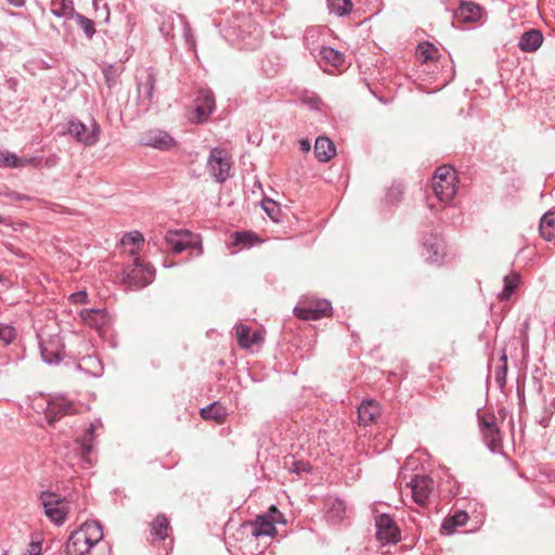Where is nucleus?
<instances>
[{
	"label": "nucleus",
	"mask_w": 555,
	"mask_h": 555,
	"mask_svg": "<svg viewBox=\"0 0 555 555\" xmlns=\"http://www.w3.org/2000/svg\"><path fill=\"white\" fill-rule=\"evenodd\" d=\"M60 5H61V8H59V10H56V9H54V8L52 9V12H53L55 15H59V16L63 15V14H64V13H63V10H65V9H66V5H65L64 1H62V0H61V2H60Z\"/></svg>",
	"instance_id": "obj_46"
},
{
	"label": "nucleus",
	"mask_w": 555,
	"mask_h": 555,
	"mask_svg": "<svg viewBox=\"0 0 555 555\" xmlns=\"http://www.w3.org/2000/svg\"><path fill=\"white\" fill-rule=\"evenodd\" d=\"M294 314L304 321H315L332 314L331 302L326 299L304 298L294 309Z\"/></svg>",
	"instance_id": "obj_3"
},
{
	"label": "nucleus",
	"mask_w": 555,
	"mask_h": 555,
	"mask_svg": "<svg viewBox=\"0 0 555 555\" xmlns=\"http://www.w3.org/2000/svg\"><path fill=\"white\" fill-rule=\"evenodd\" d=\"M540 232L545 240L555 237V212H547L542 217Z\"/></svg>",
	"instance_id": "obj_32"
},
{
	"label": "nucleus",
	"mask_w": 555,
	"mask_h": 555,
	"mask_svg": "<svg viewBox=\"0 0 555 555\" xmlns=\"http://www.w3.org/2000/svg\"><path fill=\"white\" fill-rule=\"evenodd\" d=\"M336 153L334 143L327 138H318L314 154L320 162H328Z\"/></svg>",
	"instance_id": "obj_24"
},
{
	"label": "nucleus",
	"mask_w": 555,
	"mask_h": 555,
	"mask_svg": "<svg viewBox=\"0 0 555 555\" xmlns=\"http://www.w3.org/2000/svg\"><path fill=\"white\" fill-rule=\"evenodd\" d=\"M80 318L85 324L95 327L99 331H102L109 324L107 312L102 309H85L80 312Z\"/></svg>",
	"instance_id": "obj_18"
},
{
	"label": "nucleus",
	"mask_w": 555,
	"mask_h": 555,
	"mask_svg": "<svg viewBox=\"0 0 555 555\" xmlns=\"http://www.w3.org/2000/svg\"><path fill=\"white\" fill-rule=\"evenodd\" d=\"M284 515L275 507L271 506L262 515H258L253 524V535L255 537H274L276 534V524H285Z\"/></svg>",
	"instance_id": "obj_5"
},
{
	"label": "nucleus",
	"mask_w": 555,
	"mask_h": 555,
	"mask_svg": "<svg viewBox=\"0 0 555 555\" xmlns=\"http://www.w3.org/2000/svg\"><path fill=\"white\" fill-rule=\"evenodd\" d=\"M77 412L76 406L73 402L64 397H54L49 400L46 409V418L48 423L53 424L61 417Z\"/></svg>",
	"instance_id": "obj_13"
},
{
	"label": "nucleus",
	"mask_w": 555,
	"mask_h": 555,
	"mask_svg": "<svg viewBox=\"0 0 555 555\" xmlns=\"http://www.w3.org/2000/svg\"><path fill=\"white\" fill-rule=\"evenodd\" d=\"M78 22H79L80 27L83 29V31L88 36L93 35V33H94V24H93V22L91 20H89L87 17H83V16H78Z\"/></svg>",
	"instance_id": "obj_41"
},
{
	"label": "nucleus",
	"mask_w": 555,
	"mask_h": 555,
	"mask_svg": "<svg viewBox=\"0 0 555 555\" xmlns=\"http://www.w3.org/2000/svg\"><path fill=\"white\" fill-rule=\"evenodd\" d=\"M379 406L375 400H365L358 408V418L360 425L367 426L375 422L379 415Z\"/></svg>",
	"instance_id": "obj_20"
},
{
	"label": "nucleus",
	"mask_w": 555,
	"mask_h": 555,
	"mask_svg": "<svg viewBox=\"0 0 555 555\" xmlns=\"http://www.w3.org/2000/svg\"><path fill=\"white\" fill-rule=\"evenodd\" d=\"M78 366L82 370L89 371L93 375L100 374L102 370L99 359L92 356L82 359V362H80Z\"/></svg>",
	"instance_id": "obj_40"
},
{
	"label": "nucleus",
	"mask_w": 555,
	"mask_h": 555,
	"mask_svg": "<svg viewBox=\"0 0 555 555\" xmlns=\"http://www.w3.org/2000/svg\"><path fill=\"white\" fill-rule=\"evenodd\" d=\"M431 188L440 202H451L457 192V177L455 170L448 165L438 167L433 177Z\"/></svg>",
	"instance_id": "obj_2"
},
{
	"label": "nucleus",
	"mask_w": 555,
	"mask_h": 555,
	"mask_svg": "<svg viewBox=\"0 0 555 555\" xmlns=\"http://www.w3.org/2000/svg\"><path fill=\"white\" fill-rule=\"evenodd\" d=\"M68 132L78 142L92 146L99 141L100 126L92 121L90 128L79 120H73L68 124Z\"/></svg>",
	"instance_id": "obj_10"
},
{
	"label": "nucleus",
	"mask_w": 555,
	"mask_h": 555,
	"mask_svg": "<svg viewBox=\"0 0 555 555\" xmlns=\"http://www.w3.org/2000/svg\"><path fill=\"white\" fill-rule=\"evenodd\" d=\"M300 150L302 152H309L310 151V142L308 140H300L299 141Z\"/></svg>",
	"instance_id": "obj_45"
},
{
	"label": "nucleus",
	"mask_w": 555,
	"mask_h": 555,
	"mask_svg": "<svg viewBox=\"0 0 555 555\" xmlns=\"http://www.w3.org/2000/svg\"><path fill=\"white\" fill-rule=\"evenodd\" d=\"M479 427L486 446L492 452H499L502 449V434L496 424L495 416L485 414L479 416Z\"/></svg>",
	"instance_id": "obj_7"
},
{
	"label": "nucleus",
	"mask_w": 555,
	"mask_h": 555,
	"mask_svg": "<svg viewBox=\"0 0 555 555\" xmlns=\"http://www.w3.org/2000/svg\"><path fill=\"white\" fill-rule=\"evenodd\" d=\"M207 168L218 182L227 180L231 170V159L228 152L222 149H212L208 158Z\"/></svg>",
	"instance_id": "obj_8"
},
{
	"label": "nucleus",
	"mask_w": 555,
	"mask_h": 555,
	"mask_svg": "<svg viewBox=\"0 0 555 555\" xmlns=\"http://www.w3.org/2000/svg\"><path fill=\"white\" fill-rule=\"evenodd\" d=\"M215 108V99L211 91L202 90L195 100V107L191 120L196 124H202Z\"/></svg>",
	"instance_id": "obj_14"
},
{
	"label": "nucleus",
	"mask_w": 555,
	"mask_h": 555,
	"mask_svg": "<svg viewBox=\"0 0 555 555\" xmlns=\"http://www.w3.org/2000/svg\"><path fill=\"white\" fill-rule=\"evenodd\" d=\"M468 515L464 511H456L453 515L447 517L442 522V530L453 533L457 527L466 525Z\"/></svg>",
	"instance_id": "obj_27"
},
{
	"label": "nucleus",
	"mask_w": 555,
	"mask_h": 555,
	"mask_svg": "<svg viewBox=\"0 0 555 555\" xmlns=\"http://www.w3.org/2000/svg\"><path fill=\"white\" fill-rule=\"evenodd\" d=\"M262 330H251L247 325L240 324L235 327V336L240 347H251L263 343Z\"/></svg>",
	"instance_id": "obj_17"
},
{
	"label": "nucleus",
	"mask_w": 555,
	"mask_h": 555,
	"mask_svg": "<svg viewBox=\"0 0 555 555\" xmlns=\"http://www.w3.org/2000/svg\"><path fill=\"white\" fill-rule=\"evenodd\" d=\"M154 279V269L144 263L140 258L133 260V264L125 274L124 282L130 286L144 287Z\"/></svg>",
	"instance_id": "obj_9"
},
{
	"label": "nucleus",
	"mask_w": 555,
	"mask_h": 555,
	"mask_svg": "<svg viewBox=\"0 0 555 555\" xmlns=\"http://www.w3.org/2000/svg\"><path fill=\"white\" fill-rule=\"evenodd\" d=\"M2 222H3V219H2V217L0 216V223H2Z\"/></svg>",
	"instance_id": "obj_50"
},
{
	"label": "nucleus",
	"mask_w": 555,
	"mask_h": 555,
	"mask_svg": "<svg viewBox=\"0 0 555 555\" xmlns=\"http://www.w3.org/2000/svg\"><path fill=\"white\" fill-rule=\"evenodd\" d=\"M24 555H41V544L39 542H31Z\"/></svg>",
	"instance_id": "obj_43"
},
{
	"label": "nucleus",
	"mask_w": 555,
	"mask_h": 555,
	"mask_svg": "<svg viewBox=\"0 0 555 555\" xmlns=\"http://www.w3.org/2000/svg\"><path fill=\"white\" fill-rule=\"evenodd\" d=\"M261 207L273 221H280L281 207L276 202L269 198H264L261 202Z\"/></svg>",
	"instance_id": "obj_38"
},
{
	"label": "nucleus",
	"mask_w": 555,
	"mask_h": 555,
	"mask_svg": "<svg viewBox=\"0 0 555 555\" xmlns=\"http://www.w3.org/2000/svg\"><path fill=\"white\" fill-rule=\"evenodd\" d=\"M320 54H321L322 60L326 64H328L335 68H339L345 63V55L343 53H340L339 51H336L332 48H328V47L322 48Z\"/></svg>",
	"instance_id": "obj_30"
},
{
	"label": "nucleus",
	"mask_w": 555,
	"mask_h": 555,
	"mask_svg": "<svg viewBox=\"0 0 555 555\" xmlns=\"http://www.w3.org/2000/svg\"><path fill=\"white\" fill-rule=\"evenodd\" d=\"M233 245L241 248L250 247L256 243H260V240L251 232H235L233 234Z\"/></svg>",
	"instance_id": "obj_34"
},
{
	"label": "nucleus",
	"mask_w": 555,
	"mask_h": 555,
	"mask_svg": "<svg viewBox=\"0 0 555 555\" xmlns=\"http://www.w3.org/2000/svg\"><path fill=\"white\" fill-rule=\"evenodd\" d=\"M16 331L14 327L5 324H0V345H11L16 339Z\"/></svg>",
	"instance_id": "obj_39"
},
{
	"label": "nucleus",
	"mask_w": 555,
	"mask_h": 555,
	"mask_svg": "<svg viewBox=\"0 0 555 555\" xmlns=\"http://www.w3.org/2000/svg\"><path fill=\"white\" fill-rule=\"evenodd\" d=\"M96 429L95 424H90L86 434L76 440L75 451L78 452L80 460L88 467L92 466L95 459L93 455L94 451V431Z\"/></svg>",
	"instance_id": "obj_11"
},
{
	"label": "nucleus",
	"mask_w": 555,
	"mask_h": 555,
	"mask_svg": "<svg viewBox=\"0 0 555 555\" xmlns=\"http://www.w3.org/2000/svg\"><path fill=\"white\" fill-rule=\"evenodd\" d=\"M455 14L459 20L465 23L475 22L481 16V8L474 2L463 1Z\"/></svg>",
	"instance_id": "obj_21"
},
{
	"label": "nucleus",
	"mask_w": 555,
	"mask_h": 555,
	"mask_svg": "<svg viewBox=\"0 0 555 555\" xmlns=\"http://www.w3.org/2000/svg\"><path fill=\"white\" fill-rule=\"evenodd\" d=\"M140 141L143 145L164 151L176 146L175 139L168 132L159 129H153L142 133Z\"/></svg>",
	"instance_id": "obj_15"
},
{
	"label": "nucleus",
	"mask_w": 555,
	"mask_h": 555,
	"mask_svg": "<svg viewBox=\"0 0 555 555\" xmlns=\"http://www.w3.org/2000/svg\"><path fill=\"white\" fill-rule=\"evenodd\" d=\"M147 96L151 99L152 95H153V90H154V86H155V78L153 75H149L147 76Z\"/></svg>",
	"instance_id": "obj_44"
},
{
	"label": "nucleus",
	"mask_w": 555,
	"mask_h": 555,
	"mask_svg": "<svg viewBox=\"0 0 555 555\" xmlns=\"http://www.w3.org/2000/svg\"><path fill=\"white\" fill-rule=\"evenodd\" d=\"M528 327H529V324L526 322V323H525V330L527 331V330H528Z\"/></svg>",
	"instance_id": "obj_48"
},
{
	"label": "nucleus",
	"mask_w": 555,
	"mask_h": 555,
	"mask_svg": "<svg viewBox=\"0 0 555 555\" xmlns=\"http://www.w3.org/2000/svg\"><path fill=\"white\" fill-rule=\"evenodd\" d=\"M376 538L383 543H396L400 539V531L393 519L388 514H382L376 518Z\"/></svg>",
	"instance_id": "obj_12"
},
{
	"label": "nucleus",
	"mask_w": 555,
	"mask_h": 555,
	"mask_svg": "<svg viewBox=\"0 0 555 555\" xmlns=\"http://www.w3.org/2000/svg\"><path fill=\"white\" fill-rule=\"evenodd\" d=\"M143 242H144V237L138 231H133V232L127 233L121 238V244L125 247L130 246L128 251L131 255H135L139 251V249L143 245Z\"/></svg>",
	"instance_id": "obj_31"
},
{
	"label": "nucleus",
	"mask_w": 555,
	"mask_h": 555,
	"mask_svg": "<svg viewBox=\"0 0 555 555\" xmlns=\"http://www.w3.org/2000/svg\"><path fill=\"white\" fill-rule=\"evenodd\" d=\"M506 375H507V354L505 349H502L498 364L494 370V378L500 388H503L506 385Z\"/></svg>",
	"instance_id": "obj_28"
},
{
	"label": "nucleus",
	"mask_w": 555,
	"mask_h": 555,
	"mask_svg": "<svg viewBox=\"0 0 555 555\" xmlns=\"http://www.w3.org/2000/svg\"><path fill=\"white\" fill-rule=\"evenodd\" d=\"M87 297H88V295L86 292H77V293L70 295V300L74 304H85V302H87Z\"/></svg>",
	"instance_id": "obj_42"
},
{
	"label": "nucleus",
	"mask_w": 555,
	"mask_h": 555,
	"mask_svg": "<svg viewBox=\"0 0 555 555\" xmlns=\"http://www.w3.org/2000/svg\"><path fill=\"white\" fill-rule=\"evenodd\" d=\"M40 503L44 509L46 516L55 525L64 524L68 515V507L65 499L50 491L40 493Z\"/></svg>",
	"instance_id": "obj_4"
},
{
	"label": "nucleus",
	"mask_w": 555,
	"mask_h": 555,
	"mask_svg": "<svg viewBox=\"0 0 555 555\" xmlns=\"http://www.w3.org/2000/svg\"><path fill=\"white\" fill-rule=\"evenodd\" d=\"M438 49L429 42H422L416 49V56L422 63H428L438 59Z\"/></svg>",
	"instance_id": "obj_29"
},
{
	"label": "nucleus",
	"mask_w": 555,
	"mask_h": 555,
	"mask_svg": "<svg viewBox=\"0 0 555 555\" xmlns=\"http://www.w3.org/2000/svg\"><path fill=\"white\" fill-rule=\"evenodd\" d=\"M103 539V530L98 521H86L70 533L65 544L66 555H86Z\"/></svg>",
	"instance_id": "obj_1"
},
{
	"label": "nucleus",
	"mask_w": 555,
	"mask_h": 555,
	"mask_svg": "<svg viewBox=\"0 0 555 555\" xmlns=\"http://www.w3.org/2000/svg\"><path fill=\"white\" fill-rule=\"evenodd\" d=\"M8 2L14 7H23L25 3L24 0H8Z\"/></svg>",
	"instance_id": "obj_47"
},
{
	"label": "nucleus",
	"mask_w": 555,
	"mask_h": 555,
	"mask_svg": "<svg viewBox=\"0 0 555 555\" xmlns=\"http://www.w3.org/2000/svg\"><path fill=\"white\" fill-rule=\"evenodd\" d=\"M42 360L48 364H59L65 358L64 349H40Z\"/></svg>",
	"instance_id": "obj_36"
},
{
	"label": "nucleus",
	"mask_w": 555,
	"mask_h": 555,
	"mask_svg": "<svg viewBox=\"0 0 555 555\" xmlns=\"http://www.w3.org/2000/svg\"><path fill=\"white\" fill-rule=\"evenodd\" d=\"M165 242L175 254H180L190 248H198V251L202 253L197 236L188 230H168L165 234Z\"/></svg>",
	"instance_id": "obj_6"
},
{
	"label": "nucleus",
	"mask_w": 555,
	"mask_h": 555,
	"mask_svg": "<svg viewBox=\"0 0 555 555\" xmlns=\"http://www.w3.org/2000/svg\"><path fill=\"white\" fill-rule=\"evenodd\" d=\"M201 416L204 420H211L218 424H222L227 417V409L219 401H215L201 409Z\"/></svg>",
	"instance_id": "obj_23"
},
{
	"label": "nucleus",
	"mask_w": 555,
	"mask_h": 555,
	"mask_svg": "<svg viewBox=\"0 0 555 555\" xmlns=\"http://www.w3.org/2000/svg\"><path fill=\"white\" fill-rule=\"evenodd\" d=\"M431 486L433 480L428 476L421 475H416L408 483V487L411 489L412 499L417 505L424 506L427 503Z\"/></svg>",
	"instance_id": "obj_16"
},
{
	"label": "nucleus",
	"mask_w": 555,
	"mask_h": 555,
	"mask_svg": "<svg viewBox=\"0 0 555 555\" xmlns=\"http://www.w3.org/2000/svg\"><path fill=\"white\" fill-rule=\"evenodd\" d=\"M324 512L327 521L334 525L338 524L346 515L345 502L337 498H327L324 502Z\"/></svg>",
	"instance_id": "obj_19"
},
{
	"label": "nucleus",
	"mask_w": 555,
	"mask_h": 555,
	"mask_svg": "<svg viewBox=\"0 0 555 555\" xmlns=\"http://www.w3.org/2000/svg\"><path fill=\"white\" fill-rule=\"evenodd\" d=\"M543 41L541 31L532 29L525 33L519 41V47L522 51L533 52L540 48Z\"/></svg>",
	"instance_id": "obj_25"
},
{
	"label": "nucleus",
	"mask_w": 555,
	"mask_h": 555,
	"mask_svg": "<svg viewBox=\"0 0 555 555\" xmlns=\"http://www.w3.org/2000/svg\"><path fill=\"white\" fill-rule=\"evenodd\" d=\"M34 158H21L9 151H0V163L4 167L21 168L30 165Z\"/></svg>",
	"instance_id": "obj_26"
},
{
	"label": "nucleus",
	"mask_w": 555,
	"mask_h": 555,
	"mask_svg": "<svg viewBox=\"0 0 555 555\" xmlns=\"http://www.w3.org/2000/svg\"><path fill=\"white\" fill-rule=\"evenodd\" d=\"M170 529L169 520L165 515H158L151 525V541H164Z\"/></svg>",
	"instance_id": "obj_22"
},
{
	"label": "nucleus",
	"mask_w": 555,
	"mask_h": 555,
	"mask_svg": "<svg viewBox=\"0 0 555 555\" xmlns=\"http://www.w3.org/2000/svg\"><path fill=\"white\" fill-rule=\"evenodd\" d=\"M56 4V0H53L52 5L54 7Z\"/></svg>",
	"instance_id": "obj_49"
},
{
	"label": "nucleus",
	"mask_w": 555,
	"mask_h": 555,
	"mask_svg": "<svg viewBox=\"0 0 555 555\" xmlns=\"http://www.w3.org/2000/svg\"><path fill=\"white\" fill-rule=\"evenodd\" d=\"M424 247L429 254L426 257L428 262L436 263L443 257V248L438 238H434L433 242H425Z\"/></svg>",
	"instance_id": "obj_33"
},
{
	"label": "nucleus",
	"mask_w": 555,
	"mask_h": 555,
	"mask_svg": "<svg viewBox=\"0 0 555 555\" xmlns=\"http://www.w3.org/2000/svg\"><path fill=\"white\" fill-rule=\"evenodd\" d=\"M504 289L500 295L501 299H508L513 292L519 286L520 275L518 273H511L504 279Z\"/></svg>",
	"instance_id": "obj_35"
},
{
	"label": "nucleus",
	"mask_w": 555,
	"mask_h": 555,
	"mask_svg": "<svg viewBox=\"0 0 555 555\" xmlns=\"http://www.w3.org/2000/svg\"><path fill=\"white\" fill-rule=\"evenodd\" d=\"M328 8L331 12L343 16L351 12L353 4L350 0H330Z\"/></svg>",
	"instance_id": "obj_37"
}]
</instances>
